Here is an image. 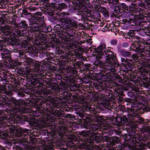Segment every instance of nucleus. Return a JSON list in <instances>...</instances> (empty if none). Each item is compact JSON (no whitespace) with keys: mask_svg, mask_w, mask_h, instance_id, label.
Wrapping results in <instances>:
<instances>
[{"mask_svg":"<svg viewBox=\"0 0 150 150\" xmlns=\"http://www.w3.org/2000/svg\"><path fill=\"white\" fill-rule=\"evenodd\" d=\"M96 57L98 59L101 58L102 56L105 54L107 57L105 62L107 64H108V66L107 68L112 72H114L116 71V69L114 66L113 61L115 60V57H112V55L113 54L112 52L109 50L107 48H106L105 44L103 43L100 44L96 49Z\"/></svg>","mask_w":150,"mask_h":150,"instance_id":"obj_1","label":"nucleus"},{"mask_svg":"<svg viewBox=\"0 0 150 150\" xmlns=\"http://www.w3.org/2000/svg\"><path fill=\"white\" fill-rule=\"evenodd\" d=\"M59 20L63 28L66 30L70 29L72 30L73 28L77 27V24L75 22L70 21L68 18L60 17L59 18Z\"/></svg>","mask_w":150,"mask_h":150,"instance_id":"obj_2","label":"nucleus"},{"mask_svg":"<svg viewBox=\"0 0 150 150\" xmlns=\"http://www.w3.org/2000/svg\"><path fill=\"white\" fill-rule=\"evenodd\" d=\"M51 7H52L54 10H57L58 7L61 8H64L66 7V6L65 4L64 3H62L60 4L59 5H56L54 3H53L52 4Z\"/></svg>","mask_w":150,"mask_h":150,"instance_id":"obj_3","label":"nucleus"},{"mask_svg":"<svg viewBox=\"0 0 150 150\" xmlns=\"http://www.w3.org/2000/svg\"><path fill=\"white\" fill-rule=\"evenodd\" d=\"M90 126H91L92 127H93V129L94 130H98L100 129L102 127V125L100 122L97 123L96 124H93L90 125Z\"/></svg>","mask_w":150,"mask_h":150,"instance_id":"obj_4","label":"nucleus"},{"mask_svg":"<svg viewBox=\"0 0 150 150\" xmlns=\"http://www.w3.org/2000/svg\"><path fill=\"white\" fill-rule=\"evenodd\" d=\"M41 14V13L40 12L37 13L34 15V19L38 21H40L42 19Z\"/></svg>","mask_w":150,"mask_h":150,"instance_id":"obj_5","label":"nucleus"},{"mask_svg":"<svg viewBox=\"0 0 150 150\" xmlns=\"http://www.w3.org/2000/svg\"><path fill=\"white\" fill-rule=\"evenodd\" d=\"M76 101L79 103L82 104H84L85 102V99L83 98L77 97Z\"/></svg>","mask_w":150,"mask_h":150,"instance_id":"obj_6","label":"nucleus"},{"mask_svg":"<svg viewBox=\"0 0 150 150\" xmlns=\"http://www.w3.org/2000/svg\"><path fill=\"white\" fill-rule=\"evenodd\" d=\"M122 54L124 57H127L129 54V52L125 50H122Z\"/></svg>","mask_w":150,"mask_h":150,"instance_id":"obj_7","label":"nucleus"},{"mask_svg":"<svg viewBox=\"0 0 150 150\" xmlns=\"http://www.w3.org/2000/svg\"><path fill=\"white\" fill-rule=\"evenodd\" d=\"M104 106L105 108L110 109L111 108L110 104L109 102L105 103L104 104Z\"/></svg>","mask_w":150,"mask_h":150,"instance_id":"obj_8","label":"nucleus"},{"mask_svg":"<svg viewBox=\"0 0 150 150\" xmlns=\"http://www.w3.org/2000/svg\"><path fill=\"white\" fill-rule=\"evenodd\" d=\"M10 100H11V103H10L11 104L12 103L15 105H17L18 104V101L17 100H16L14 98H12Z\"/></svg>","mask_w":150,"mask_h":150,"instance_id":"obj_9","label":"nucleus"},{"mask_svg":"<svg viewBox=\"0 0 150 150\" xmlns=\"http://www.w3.org/2000/svg\"><path fill=\"white\" fill-rule=\"evenodd\" d=\"M42 147L43 150H50V148L46 145H43Z\"/></svg>","mask_w":150,"mask_h":150,"instance_id":"obj_10","label":"nucleus"},{"mask_svg":"<svg viewBox=\"0 0 150 150\" xmlns=\"http://www.w3.org/2000/svg\"><path fill=\"white\" fill-rule=\"evenodd\" d=\"M4 33L5 35H8L10 34V30L8 29H5L4 30Z\"/></svg>","mask_w":150,"mask_h":150,"instance_id":"obj_11","label":"nucleus"},{"mask_svg":"<svg viewBox=\"0 0 150 150\" xmlns=\"http://www.w3.org/2000/svg\"><path fill=\"white\" fill-rule=\"evenodd\" d=\"M85 8L86 7L85 6H81V8H80V7H79V9H80V11L82 12H83L85 11Z\"/></svg>","mask_w":150,"mask_h":150,"instance_id":"obj_12","label":"nucleus"},{"mask_svg":"<svg viewBox=\"0 0 150 150\" xmlns=\"http://www.w3.org/2000/svg\"><path fill=\"white\" fill-rule=\"evenodd\" d=\"M111 44L113 45H115L117 44V41L115 40H113L111 41Z\"/></svg>","mask_w":150,"mask_h":150,"instance_id":"obj_13","label":"nucleus"},{"mask_svg":"<svg viewBox=\"0 0 150 150\" xmlns=\"http://www.w3.org/2000/svg\"><path fill=\"white\" fill-rule=\"evenodd\" d=\"M21 24H22L23 27H26L27 26V24L25 23V22H21Z\"/></svg>","mask_w":150,"mask_h":150,"instance_id":"obj_14","label":"nucleus"},{"mask_svg":"<svg viewBox=\"0 0 150 150\" xmlns=\"http://www.w3.org/2000/svg\"><path fill=\"white\" fill-rule=\"evenodd\" d=\"M47 122H44L43 123L44 126H43V127H46L47 125Z\"/></svg>","mask_w":150,"mask_h":150,"instance_id":"obj_15","label":"nucleus"},{"mask_svg":"<svg viewBox=\"0 0 150 150\" xmlns=\"http://www.w3.org/2000/svg\"><path fill=\"white\" fill-rule=\"evenodd\" d=\"M128 35L131 36H132L134 35V33H131V32H130V33H128Z\"/></svg>","mask_w":150,"mask_h":150,"instance_id":"obj_16","label":"nucleus"},{"mask_svg":"<svg viewBox=\"0 0 150 150\" xmlns=\"http://www.w3.org/2000/svg\"><path fill=\"white\" fill-rule=\"evenodd\" d=\"M3 49V47H2L1 43H0V50H2Z\"/></svg>","mask_w":150,"mask_h":150,"instance_id":"obj_17","label":"nucleus"},{"mask_svg":"<svg viewBox=\"0 0 150 150\" xmlns=\"http://www.w3.org/2000/svg\"><path fill=\"white\" fill-rule=\"evenodd\" d=\"M94 137L95 138L97 139L98 138V136H95L94 137H93V138Z\"/></svg>","mask_w":150,"mask_h":150,"instance_id":"obj_18","label":"nucleus"},{"mask_svg":"<svg viewBox=\"0 0 150 150\" xmlns=\"http://www.w3.org/2000/svg\"><path fill=\"white\" fill-rule=\"evenodd\" d=\"M35 30L37 31H39V30H40V29H39V28H37V29H35Z\"/></svg>","mask_w":150,"mask_h":150,"instance_id":"obj_19","label":"nucleus"},{"mask_svg":"<svg viewBox=\"0 0 150 150\" xmlns=\"http://www.w3.org/2000/svg\"><path fill=\"white\" fill-rule=\"evenodd\" d=\"M90 40H91V41H90V44H91V43H92V42H91V40H89V41H90Z\"/></svg>","mask_w":150,"mask_h":150,"instance_id":"obj_20","label":"nucleus"},{"mask_svg":"<svg viewBox=\"0 0 150 150\" xmlns=\"http://www.w3.org/2000/svg\"><path fill=\"white\" fill-rule=\"evenodd\" d=\"M64 13H62L61 14V16H62V15H64Z\"/></svg>","mask_w":150,"mask_h":150,"instance_id":"obj_21","label":"nucleus"},{"mask_svg":"<svg viewBox=\"0 0 150 150\" xmlns=\"http://www.w3.org/2000/svg\"><path fill=\"white\" fill-rule=\"evenodd\" d=\"M13 144H16V142H14V141H13Z\"/></svg>","mask_w":150,"mask_h":150,"instance_id":"obj_22","label":"nucleus"},{"mask_svg":"<svg viewBox=\"0 0 150 150\" xmlns=\"http://www.w3.org/2000/svg\"><path fill=\"white\" fill-rule=\"evenodd\" d=\"M9 107H11V105H9Z\"/></svg>","mask_w":150,"mask_h":150,"instance_id":"obj_23","label":"nucleus"},{"mask_svg":"<svg viewBox=\"0 0 150 150\" xmlns=\"http://www.w3.org/2000/svg\"><path fill=\"white\" fill-rule=\"evenodd\" d=\"M58 115V116H60V115Z\"/></svg>","mask_w":150,"mask_h":150,"instance_id":"obj_24","label":"nucleus"},{"mask_svg":"<svg viewBox=\"0 0 150 150\" xmlns=\"http://www.w3.org/2000/svg\"><path fill=\"white\" fill-rule=\"evenodd\" d=\"M8 104L9 105H10V103H8Z\"/></svg>","mask_w":150,"mask_h":150,"instance_id":"obj_25","label":"nucleus"},{"mask_svg":"<svg viewBox=\"0 0 150 150\" xmlns=\"http://www.w3.org/2000/svg\"><path fill=\"white\" fill-rule=\"evenodd\" d=\"M45 36V35H43V36H44V37Z\"/></svg>","mask_w":150,"mask_h":150,"instance_id":"obj_26","label":"nucleus"},{"mask_svg":"<svg viewBox=\"0 0 150 150\" xmlns=\"http://www.w3.org/2000/svg\"><path fill=\"white\" fill-rule=\"evenodd\" d=\"M126 45H127V43H126Z\"/></svg>","mask_w":150,"mask_h":150,"instance_id":"obj_27","label":"nucleus"}]
</instances>
